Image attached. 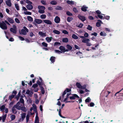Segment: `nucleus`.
I'll list each match as a JSON object with an SVG mask.
<instances>
[{"label":"nucleus","mask_w":123,"mask_h":123,"mask_svg":"<svg viewBox=\"0 0 123 123\" xmlns=\"http://www.w3.org/2000/svg\"><path fill=\"white\" fill-rule=\"evenodd\" d=\"M23 106L22 105L20 104L19 102H18L17 104L15 105L12 108V111L13 113L14 114L16 113L17 111H14V108H16L18 110H21L22 111L24 112H26V109L24 106Z\"/></svg>","instance_id":"1"},{"label":"nucleus","mask_w":123,"mask_h":123,"mask_svg":"<svg viewBox=\"0 0 123 123\" xmlns=\"http://www.w3.org/2000/svg\"><path fill=\"white\" fill-rule=\"evenodd\" d=\"M71 91V90L70 89L67 88L63 92V94L62 95V97H64V95L66 93H67L66 98H65V99L64 101H63L64 102H66V103L73 102H72V101H67V100L68 99V96L71 94L70 92Z\"/></svg>","instance_id":"2"},{"label":"nucleus","mask_w":123,"mask_h":123,"mask_svg":"<svg viewBox=\"0 0 123 123\" xmlns=\"http://www.w3.org/2000/svg\"><path fill=\"white\" fill-rule=\"evenodd\" d=\"M76 98H78L79 99L78 101H76L77 102L80 103L81 102V100L80 99L79 97L77 94H73L72 96L70 97V99H75Z\"/></svg>","instance_id":"3"},{"label":"nucleus","mask_w":123,"mask_h":123,"mask_svg":"<svg viewBox=\"0 0 123 123\" xmlns=\"http://www.w3.org/2000/svg\"><path fill=\"white\" fill-rule=\"evenodd\" d=\"M38 8L39 9L38 12L40 13H44V10L45 8V7L41 6H38Z\"/></svg>","instance_id":"4"},{"label":"nucleus","mask_w":123,"mask_h":123,"mask_svg":"<svg viewBox=\"0 0 123 123\" xmlns=\"http://www.w3.org/2000/svg\"><path fill=\"white\" fill-rule=\"evenodd\" d=\"M23 28L24 29H22L21 30L20 33L24 35H25L26 34V32H28V30L25 26H24Z\"/></svg>","instance_id":"5"},{"label":"nucleus","mask_w":123,"mask_h":123,"mask_svg":"<svg viewBox=\"0 0 123 123\" xmlns=\"http://www.w3.org/2000/svg\"><path fill=\"white\" fill-rule=\"evenodd\" d=\"M0 27L1 29L3 30H6L7 29V27L6 25L3 21L0 22Z\"/></svg>","instance_id":"6"},{"label":"nucleus","mask_w":123,"mask_h":123,"mask_svg":"<svg viewBox=\"0 0 123 123\" xmlns=\"http://www.w3.org/2000/svg\"><path fill=\"white\" fill-rule=\"evenodd\" d=\"M42 21L41 20L35 18L33 23V24L35 25H36V23L39 24L42 23Z\"/></svg>","instance_id":"7"},{"label":"nucleus","mask_w":123,"mask_h":123,"mask_svg":"<svg viewBox=\"0 0 123 123\" xmlns=\"http://www.w3.org/2000/svg\"><path fill=\"white\" fill-rule=\"evenodd\" d=\"M13 28H11L10 29V31L13 33L16 34V33L17 28L16 26L13 25Z\"/></svg>","instance_id":"8"},{"label":"nucleus","mask_w":123,"mask_h":123,"mask_svg":"<svg viewBox=\"0 0 123 123\" xmlns=\"http://www.w3.org/2000/svg\"><path fill=\"white\" fill-rule=\"evenodd\" d=\"M26 115V114L25 113L21 114V117L19 119V121L20 122L23 121Z\"/></svg>","instance_id":"9"},{"label":"nucleus","mask_w":123,"mask_h":123,"mask_svg":"<svg viewBox=\"0 0 123 123\" xmlns=\"http://www.w3.org/2000/svg\"><path fill=\"white\" fill-rule=\"evenodd\" d=\"M59 49L61 50V51L62 52V53L68 51V50H66L65 48L62 46H61L60 47Z\"/></svg>","instance_id":"10"},{"label":"nucleus","mask_w":123,"mask_h":123,"mask_svg":"<svg viewBox=\"0 0 123 123\" xmlns=\"http://www.w3.org/2000/svg\"><path fill=\"white\" fill-rule=\"evenodd\" d=\"M76 85L77 87L79 89H84V87L82 86L81 84L77 82L76 84Z\"/></svg>","instance_id":"11"},{"label":"nucleus","mask_w":123,"mask_h":123,"mask_svg":"<svg viewBox=\"0 0 123 123\" xmlns=\"http://www.w3.org/2000/svg\"><path fill=\"white\" fill-rule=\"evenodd\" d=\"M85 43H86V45L88 46H90L91 44L90 42V40L88 39L85 38Z\"/></svg>","instance_id":"12"},{"label":"nucleus","mask_w":123,"mask_h":123,"mask_svg":"<svg viewBox=\"0 0 123 123\" xmlns=\"http://www.w3.org/2000/svg\"><path fill=\"white\" fill-rule=\"evenodd\" d=\"M6 19L10 23L13 24L14 22V20L12 18L8 17L6 18Z\"/></svg>","instance_id":"13"},{"label":"nucleus","mask_w":123,"mask_h":123,"mask_svg":"<svg viewBox=\"0 0 123 123\" xmlns=\"http://www.w3.org/2000/svg\"><path fill=\"white\" fill-rule=\"evenodd\" d=\"M26 93L27 94H28V96L30 97H31L33 94V92L32 91H31L28 90H27L26 91Z\"/></svg>","instance_id":"14"},{"label":"nucleus","mask_w":123,"mask_h":123,"mask_svg":"<svg viewBox=\"0 0 123 123\" xmlns=\"http://www.w3.org/2000/svg\"><path fill=\"white\" fill-rule=\"evenodd\" d=\"M39 34L42 37H44L46 36V33H44L42 31H39Z\"/></svg>","instance_id":"15"},{"label":"nucleus","mask_w":123,"mask_h":123,"mask_svg":"<svg viewBox=\"0 0 123 123\" xmlns=\"http://www.w3.org/2000/svg\"><path fill=\"white\" fill-rule=\"evenodd\" d=\"M43 22L47 24L51 25L52 24L51 22L49 20H43Z\"/></svg>","instance_id":"16"},{"label":"nucleus","mask_w":123,"mask_h":123,"mask_svg":"<svg viewBox=\"0 0 123 123\" xmlns=\"http://www.w3.org/2000/svg\"><path fill=\"white\" fill-rule=\"evenodd\" d=\"M60 19L58 16H56L55 19L54 21L56 23H59L60 21Z\"/></svg>","instance_id":"17"},{"label":"nucleus","mask_w":123,"mask_h":123,"mask_svg":"<svg viewBox=\"0 0 123 123\" xmlns=\"http://www.w3.org/2000/svg\"><path fill=\"white\" fill-rule=\"evenodd\" d=\"M31 4H28L26 6V7L28 10H31L32 9L33 6Z\"/></svg>","instance_id":"18"},{"label":"nucleus","mask_w":123,"mask_h":123,"mask_svg":"<svg viewBox=\"0 0 123 123\" xmlns=\"http://www.w3.org/2000/svg\"><path fill=\"white\" fill-rule=\"evenodd\" d=\"M52 39V37H47L46 38L45 40L48 42L49 43L51 41Z\"/></svg>","instance_id":"19"},{"label":"nucleus","mask_w":123,"mask_h":123,"mask_svg":"<svg viewBox=\"0 0 123 123\" xmlns=\"http://www.w3.org/2000/svg\"><path fill=\"white\" fill-rule=\"evenodd\" d=\"M39 122V117L38 116V114L36 113V116L35 120V123H38Z\"/></svg>","instance_id":"20"},{"label":"nucleus","mask_w":123,"mask_h":123,"mask_svg":"<svg viewBox=\"0 0 123 123\" xmlns=\"http://www.w3.org/2000/svg\"><path fill=\"white\" fill-rule=\"evenodd\" d=\"M6 3L7 6H11V0H7L6 2Z\"/></svg>","instance_id":"21"},{"label":"nucleus","mask_w":123,"mask_h":123,"mask_svg":"<svg viewBox=\"0 0 123 123\" xmlns=\"http://www.w3.org/2000/svg\"><path fill=\"white\" fill-rule=\"evenodd\" d=\"M66 47L67 49H66V50H68V51L69 50H71L72 49V46L68 44L67 45Z\"/></svg>","instance_id":"22"},{"label":"nucleus","mask_w":123,"mask_h":123,"mask_svg":"<svg viewBox=\"0 0 123 123\" xmlns=\"http://www.w3.org/2000/svg\"><path fill=\"white\" fill-rule=\"evenodd\" d=\"M98 22L97 23L96 25L97 27H99L100 25V24H103L102 22L100 20H98Z\"/></svg>","instance_id":"23"},{"label":"nucleus","mask_w":123,"mask_h":123,"mask_svg":"<svg viewBox=\"0 0 123 123\" xmlns=\"http://www.w3.org/2000/svg\"><path fill=\"white\" fill-rule=\"evenodd\" d=\"M79 18L82 21H84L85 20V18L84 16H82L80 15H78Z\"/></svg>","instance_id":"24"},{"label":"nucleus","mask_w":123,"mask_h":123,"mask_svg":"<svg viewBox=\"0 0 123 123\" xmlns=\"http://www.w3.org/2000/svg\"><path fill=\"white\" fill-rule=\"evenodd\" d=\"M55 57L54 56L51 57L50 59V60L52 63L54 62L55 61Z\"/></svg>","instance_id":"25"},{"label":"nucleus","mask_w":123,"mask_h":123,"mask_svg":"<svg viewBox=\"0 0 123 123\" xmlns=\"http://www.w3.org/2000/svg\"><path fill=\"white\" fill-rule=\"evenodd\" d=\"M19 102H20L23 106H25V104L24 100L22 98H20L19 100Z\"/></svg>","instance_id":"26"},{"label":"nucleus","mask_w":123,"mask_h":123,"mask_svg":"<svg viewBox=\"0 0 123 123\" xmlns=\"http://www.w3.org/2000/svg\"><path fill=\"white\" fill-rule=\"evenodd\" d=\"M7 115L6 114H5L3 115L2 117V121L3 122H4L5 121L6 119V117Z\"/></svg>","instance_id":"27"},{"label":"nucleus","mask_w":123,"mask_h":123,"mask_svg":"<svg viewBox=\"0 0 123 123\" xmlns=\"http://www.w3.org/2000/svg\"><path fill=\"white\" fill-rule=\"evenodd\" d=\"M62 41L63 42L67 43L68 42V40L67 38H64L62 39Z\"/></svg>","instance_id":"28"},{"label":"nucleus","mask_w":123,"mask_h":123,"mask_svg":"<svg viewBox=\"0 0 123 123\" xmlns=\"http://www.w3.org/2000/svg\"><path fill=\"white\" fill-rule=\"evenodd\" d=\"M27 18L28 20L29 21L32 22L33 21V18L30 16H28L27 17Z\"/></svg>","instance_id":"29"},{"label":"nucleus","mask_w":123,"mask_h":123,"mask_svg":"<svg viewBox=\"0 0 123 123\" xmlns=\"http://www.w3.org/2000/svg\"><path fill=\"white\" fill-rule=\"evenodd\" d=\"M46 15L45 14H43L41 15L40 16L41 18L42 19H45L46 17Z\"/></svg>","instance_id":"30"},{"label":"nucleus","mask_w":123,"mask_h":123,"mask_svg":"<svg viewBox=\"0 0 123 123\" xmlns=\"http://www.w3.org/2000/svg\"><path fill=\"white\" fill-rule=\"evenodd\" d=\"M53 32L57 34H59L60 33V32L59 31L56 30H54Z\"/></svg>","instance_id":"31"},{"label":"nucleus","mask_w":123,"mask_h":123,"mask_svg":"<svg viewBox=\"0 0 123 123\" xmlns=\"http://www.w3.org/2000/svg\"><path fill=\"white\" fill-rule=\"evenodd\" d=\"M10 118L12 121L15 118V116L14 115H12L10 116Z\"/></svg>","instance_id":"32"},{"label":"nucleus","mask_w":123,"mask_h":123,"mask_svg":"<svg viewBox=\"0 0 123 123\" xmlns=\"http://www.w3.org/2000/svg\"><path fill=\"white\" fill-rule=\"evenodd\" d=\"M5 108V106L4 105H2L0 107V109L2 111H3Z\"/></svg>","instance_id":"33"},{"label":"nucleus","mask_w":123,"mask_h":123,"mask_svg":"<svg viewBox=\"0 0 123 123\" xmlns=\"http://www.w3.org/2000/svg\"><path fill=\"white\" fill-rule=\"evenodd\" d=\"M72 37L73 38L75 39H78V37L76 35L73 34L72 35Z\"/></svg>","instance_id":"34"},{"label":"nucleus","mask_w":123,"mask_h":123,"mask_svg":"<svg viewBox=\"0 0 123 123\" xmlns=\"http://www.w3.org/2000/svg\"><path fill=\"white\" fill-rule=\"evenodd\" d=\"M24 13L25 15H31V13L29 11L25 12Z\"/></svg>","instance_id":"35"},{"label":"nucleus","mask_w":123,"mask_h":123,"mask_svg":"<svg viewBox=\"0 0 123 123\" xmlns=\"http://www.w3.org/2000/svg\"><path fill=\"white\" fill-rule=\"evenodd\" d=\"M25 1L27 4H32V3L28 0H24Z\"/></svg>","instance_id":"36"},{"label":"nucleus","mask_w":123,"mask_h":123,"mask_svg":"<svg viewBox=\"0 0 123 123\" xmlns=\"http://www.w3.org/2000/svg\"><path fill=\"white\" fill-rule=\"evenodd\" d=\"M91 101V99H90V97H88L86 100H85V101L86 102H89Z\"/></svg>","instance_id":"37"},{"label":"nucleus","mask_w":123,"mask_h":123,"mask_svg":"<svg viewBox=\"0 0 123 123\" xmlns=\"http://www.w3.org/2000/svg\"><path fill=\"white\" fill-rule=\"evenodd\" d=\"M15 6L16 9L17 10H19V6L18 5V4H15Z\"/></svg>","instance_id":"38"},{"label":"nucleus","mask_w":123,"mask_h":123,"mask_svg":"<svg viewBox=\"0 0 123 123\" xmlns=\"http://www.w3.org/2000/svg\"><path fill=\"white\" fill-rule=\"evenodd\" d=\"M42 45L43 46L46 47H47L48 44L44 42H43L42 43Z\"/></svg>","instance_id":"39"},{"label":"nucleus","mask_w":123,"mask_h":123,"mask_svg":"<svg viewBox=\"0 0 123 123\" xmlns=\"http://www.w3.org/2000/svg\"><path fill=\"white\" fill-rule=\"evenodd\" d=\"M61 98V97H60L59 98L57 99V100H58V102L57 103V105H58L59 106H61V103L60 102V101H59V100H60Z\"/></svg>","instance_id":"40"},{"label":"nucleus","mask_w":123,"mask_h":123,"mask_svg":"<svg viewBox=\"0 0 123 123\" xmlns=\"http://www.w3.org/2000/svg\"><path fill=\"white\" fill-rule=\"evenodd\" d=\"M92 27L90 26V25H89L88 26L87 28V29L88 30H90V31L92 30Z\"/></svg>","instance_id":"41"},{"label":"nucleus","mask_w":123,"mask_h":123,"mask_svg":"<svg viewBox=\"0 0 123 123\" xmlns=\"http://www.w3.org/2000/svg\"><path fill=\"white\" fill-rule=\"evenodd\" d=\"M73 19V18L71 17H68L67 18V21L68 22H70Z\"/></svg>","instance_id":"42"},{"label":"nucleus","mask_w":123,"mask_h":123,"mask_svg":"<svg viewBox=\"0 0 123 123\" xmlns=\"http://www.w3.org/2000/svg\"><path fill=\"white\" fill-rule=\"evenodd\" d=\"M32 106L33 110H34V111H36L37 107L36 105L35 104H33L32 105Z\"/></svg>","instance_id":"43"},{"label":"nucleus","mask_w":123,"mask_h":123,"mask_svg":"<svg viewBox=\"0 0 123 123\" xmlns=\"http://www.w3.org/2000/svg\"><path fill=\"white\" fill-rule=\"evenodd\" d=\"M100 34L101 36H105L106 35V33L104 32H101L100 33Z\"/></svg>","instance_id":"44"},{"label":"nucleus","mask_w":123,"mask_h":123,"mask_svg":"<svg viewBox=\"0 0 123 123\" xmlns=\"http://www.w3.org/2000/svg\"><path fill=\"white\" fill-rule=\"evenodd\" d=\"M55 53L58 54H60L62 53V52L59 50H55Z\"/></svg>","instance_id":"45"},{"label":"nucleus","mask_w":123,"mask_h":123,"mask_svg":"<svg viewBox=\"0 0 123 123\" xmlns=\"http://www.w3.org/2000/svg\"><path fill=\"white\" fill-rule=\"evenodd\" d=\"M79 24H77L76 25V26L79 27H82L83 26V25L81 23L79 25Z\"/></svg>","instance_id":"46"},{"label":"nucleus","mask_w":123,"mask_h":123,"mask_svg":"<svg viewBox=\"0 0 123 123\" xmlns=\"http://www.w3.org/2000/svg\"><path fill=\"white\" fill-rule=\"evenodd\" d=\"M50 3L53 5H55L56 3V2L55 1H53L51 2Z\"/></svg>","instance_id":"47"},{"label":"nucleus","mask_w":123,"mask_h":123,"mask_svg":"<svg viewBox=\"0 0 123 123\" xmlns=\"http://www.w3.org/2000/svg\"><path fill=\"white\" fill-rule=\"evenodd\" d=\"M67 3L70 4H74V2L73 1H67Z\"/></svg>","instance_id":"48"},{"label":"nucleus","mask_w":123,"mask_h":123,"mask_svg":"<svg viewBox=\"0 0 123 123\" xmlns=\"http://www.w3.org/2000/svg\"><path fill=\"white\" fill-rule=\"evenodd\" d=\"M73 11L75 13H77L78 12V10L75 8H74L73 9Z\"/></svg>","instance_id":"49"},{"label":"nucleus","mask_w":123,"mask_h":123,"mask_svg":"<svg viewBox=\"0 0 123 123\" xmlns=\"http://www.w3.org/2000/svg\"><path fill=\"white\" fill-rule=\"evenodd\" d=\"M41 92L43 94H44L45 93V91L44 90V88L43 87H41Z\"/></svg>","instance_id":"50"},{"label":"nucleus","mask_w":123,"mask_h":123,"mask_svg":"<svg viewBox=\"0 0 123 123\" xmlns=\"http://www.w3.org/2000/svg\"><path fill=\"white\" fill-rule=\"evenodd\" d=\"M62 32L63 33L65 34H68V32L66 30H64L62 31Z\"/></svg>","instance_id":"51"},{"label":"nucleus","mask_w":123,"mask_h":123,"mask_svg":"<svg viewBox=\"0 0 123 123\" xmlns=\"http://www.w3.org/2000/svg\"><path fill=\"white\" fill-rule=\"evenodd\" d=\"M78 92H79V93L80 94H82L84 93V91L81 89L78 90Z\"/></svg>","instance_id":"52"},{"label":"nucleus","mask_w":123,"mask_h":123,"mask_svg":"<svg viewBox=\"0 0 123 123\" xmlns=\"http://www.w3.org/2000/svg\"><path fill=\"white\" fill-rule=\"evenodd\" d=\"M27 101L28 103H31L32 102V100L30 98H29L27 100Z\"/></svg>","instance_id":"53"},{"label":"nucleus","mask_w":123,"mask_h":123,"mask_svg":"<svg viewBox=\"0 0 123 123\" xmlns=\"http://www.w3.org/2000/svg\"><path fill=\"white\" fill-rule=\"evenodd\" d=\"M56 9L58 10H62V9L61 7L59 6H57L56 8Z\"/></svg>","instance_id":"54"},{"label":"nucleus","mask_w":123,"mask_h":123,"mask_svg":"<svg viewBox=\"0 0 123 123\" xmlns=\"http://www.w3.org/2000/svg\"><path fill=\"white\" fill-rule=\"evenodd\" d=\"M41 2L44 5H47L46 2L44 0H41Z\"/></svg>","instance_id":"55"},{"label":"nucleus","mask_w":123,"mask_h":123,"mask_svg":"<svg viewBox=\"0 0 123 123\" xmlns=\"http://www.w3.org/2000/svg\"><path fill=\"white\" fill-rule=\"evenodd\" d=\"M29 115H27L26 116V122L27 123L29 120Z\"/></svg>","instance_id":"56"},{"label":"nucleus","mask_w":123,"mask_h":123,"mask_svg":"<svg viewBox=\"0 0 123 123\" xmlns=\"http://www.w3.org/2000/svg\"><path fill=\"white\" fill-rule=\"evenodd\" d=\"M54 44L55 45H61V43H60L59 42H55L54 43Z\"/></svg>","instance_id":"57"},{"label":"nucleus","mask_w":123,"mask_h":123,"mask_svg":"<svg viewBox=\"0 0 123 123\" xmlns=\"http://www.w3.org/2000/svg\"><path fill=\"white\" fill-rule=\"evenodd\" d=\"M67 14L69 16H71L72 15V14L70 12H67Z\"/></svg>","instance_id":"58"},{"label":"nucleus","mask_w":123,"mask_h":123,"mask_svg":"<svg viewBox=\"0 0 123 123\" xmlns=\"http://www.w3.org/2000/svg\"><path fill=\"white\" fill-rule=\"evenodd\" d=\"M15 22L17 23H20V21L19 19L17 18H15Z\"/></svg>","instance_id":"59"},{"label":"nucleus","mask_w":123,"mask_h":123,"mask_svg":"<svg viewBox=\"0 0 123 123\" xmlns=\"http://www.w3.org/2000/svg\"><path fill=\"white\" fill-rule=\"evenodd\" d=\"M34 96L35 99L37 98H38V95L37 94L35 93L34 94Z\"/></svg>","instance_id":"60"},{"label":"nucleus","mask_w":123,"mask_h":123,"mask_svg":"<svg viewBox=\"0 0 123 123\" xmlns=\"http://www.w3.org/2000/svg\"><path fill=\"white\" fill-rule=\"evenodd\" d=\"M18 37L20 39L21 41H23L25 40L24 38L22 37L19 36Z\"/></svg>","instance_id":"61"},{"label":"nucleus","mask_w":123,"mask_h":123,"mask_svg":"<svg viewBox=\"0 0 123 123\" xmlns=\"http://www.w3.org/2000/svg\"><path fill=\"white\" fill-rule=\"evenodd\" d=\"M38 86L37 84H34L32 86V87L34 88H35L37 87Z\"/></svg>","instance_id":"62"},{"label":"nucleus","mask_w":123,"mask_h":123,"mask_svg":"<svg viewBox=\"0 0 123 123\" xmlns=\"http://www.w3.org/2000/svg\"><path fill=\"white\" fill-rule=\"evenodd\" d=\"M14 97V95H12L9 97V98L10 100H11V99H12V98H13Z\"/></svg>","instance_id":"63"},{"label":"nucleus","mask_w":123,"mask_h":123,"mask_svg":"<svg viewBox=\"0 0 123 123\" xmlns=\"http://www.w3.org/2000/svg\"><path fill=\"white\" fill-rule=\"evenodd\" d=\"M94 105V104L93 102H91L90 104V106L91 107H93Z\"/></svg>","instance_id":"64"}]
</instances>
